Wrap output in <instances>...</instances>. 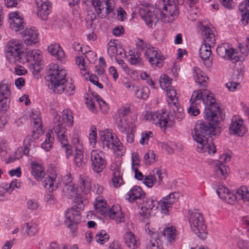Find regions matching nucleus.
I'll list each match as a JSON object with an SVG mask.
<instances>
[{"label": "nucleus", "mask_w": 249, "mask_h": 249, "mask_svg": "<svg viewBox=\"0 0 249 249\" xmlns=\"http://www.w3.org/2000/svg\"><path fill=\"white\" fill-rule=\"evenodd\" d=\"M149 92V88L144 87L141 89H136L135 94L138 98L145 99L148 97Z\"/></svg>", "instance_id": "a18cd8bd"}, {"label": "nucleus", "mask_w": 249, "mask_h": 249, "mask_svg": "<svg viewBox=\"0 0 249 249\" xmlns=\"http://www.w3.org/2000/svg\"><path fill=\"white\" fill-rule=\"evenodd\" d=\"M221 4L226 8L231 9L234 7L232 0H219Z\"/></svg>", "instance_id": "0e129e2a"}, {"label": "nucleus", "mask_w": 249, "mask_h": 249, "mask_svg": "<svg viewBox=\"0 0 249 249\" xmlns=\"http://www.w3.org/2000/svg\"><path fill=\"white\" fill-rule=\"evenodd\" d=\"M216 52L221 57L231 60L233 62L241 61L244 59L241 55H237V53L227 43H223L218 46Z\"/></svg>", "instance_id": "f8f14e48"}, {"label": "nucleus", "mask_w": 249, "mask_h": 249, "mask_svg": "<svg viewBox=\"0 0 249 249\" xmlns=\"http://www.w3.org/2000/svg\"><path fill=\"white\" fill-rule=\"evenodd\" d=\"M130 58L129 61L131 64L142 66L143 65V62L142 61V58L140 57V53L138 51L137 52H129Z\"/></svg>", "instance_id": "4c0bfd02"}, {"label": "nucleus", "mask_w": 249, "mask_h": 249, "mask_svg": "<svg viewBox=\"0 0 249 249\" xmlns=\"http://www.w3.org/2000/svg\"><path fill=\"white\" fill-rule=\"evenodd\" d=\"M79 180L82 192L85 194H88L90 189V178L86 175H81L80 176Z\"/></svg>", "instance_id": "2f4dec72"}, {"label": "nucleus", "mask_w": 249, "mask_h": 249, "mask_svg": "<svg viewBox=\"0 0 249 249\" xmlns=\"http://www.w3.org/2000/svg\"><path fill=\"white\" fill-rule=\"evenodd\" d=\"M246 49L245 48L244 46L240 44L239 46V48L240 49V52L244 54L245 55H247V50L249 52V37H248L246 39V44L245 45Z\"/></svg>", "instance_id": "774afa93"}, {"label": "nucleus", "mask_w": 249, "mask_h": 249, "mask_svg": "<svg viewBox=\"0 0 249 249\" xmlns=\"http://www.w3.org/2000/svg\"><path fill=\"white\" fill-rule=\"evenodd\" d=\"M31 169L32 174L37 181H40L42 177L46 174L43 168L37 163H33Z\"/></svg>", "instance_id": "473e14b6"}, {"label": "nucleus", "mask_w": 249, "mask_h": 249, "mask_svg": "<svg viewBox=\"0 0 249 249\" xmlns=\"http://www.w3.org/2000/svg\"><path fill=\"white\" fill-rule=\"evenodd\" d=\"M15 64L17 65L15 68V73L16 75H22L27 72L26 70L21 66L22 64L17 63Z\"/></svg>", "instance_id": "052dcab7"}, {"label": "nucleus", "mask_w": 249, "mask_h": 249, "mask_svg": "<svg viewBox=\"0 0 249 249\" xmlns=\"http://www.w3.org/2000/svg\"><path fill=\"white\" fill-rule=\"evenodd\" d=\"M165 90H166L167 97L169 98V100L168 101L169 105L172 106V104L173 105L172 102H174L175 104H178V99L176 97V91L173 89L171 86L169 87V88H166Z\"/></svg>", "instance_id": "ea45409f"}, {"label": "nucleus", "mask_w": 249, "mask_h": 249, "mask_svg": "<svg viewBox=\"0 0 249 249\" xmlns=\"http://www.w3.org/2000/svg\"><path fill=\"white\" fill-rule=\"evenodd\" d=\"M100 142L103 148L111 149L114 150H123L122 143L114 135L108 130L100 131Z\"/></svg>", "instance_id": "1a4fd4ad"}, {"label": "nucleus", "mask_w": 249, "mask_h": 249, "mask_svg": "<svg viewBox=\"0 0 249 249\" xmlns=\"http://www.w3.org/2000/svg\"><path fill=\"white\" fill-rule=\"evenodd\" d=\"M156 182V179L153 175H149L145 177L143 180V183L148 188H151Z\"/></svg>", "instance_id": "6e6d98bb"}, {"label": "nucleus", "mask_w": 249, "mask_h": 249, "mask_svg": "<svg viewBox=\"0 0 249 249\" xmlns=\"http://www.w3.org/2000/svg\"><path fill=\"white\" fill-rule=\"evenodd\" d=\"M158 51V49L149 47L146 48L144 54L152 65L160 68L162 66L164 57Z\"/></svg>", "instance_id": "2eb2a0df"}, {"label": "nucleus", "mask_w": 249, "mask_h": 249, "mask_svg": "<svg viewBox=\"0 0 249 249\" xmlns=\"http://www.w3.org/2000/svg\"><path fill=\"white\" fill-rule=\"evenodd\" d=\"M160 82L161 88L165 89L166 88L171 86V79L168 76L163 74L160 77Z\"/></svg>", "instance_id": "de8ad7c7"}, {"label": "nucleus", "mask_w": 249, "mask_h": 249, "mask_svg": "<svg viewBox=\"0 0 249 249\" xmlns=\"http://www.w3.org/2000/svg\"><path fill=\"white\" fill-rule=\"evenodd\" d=\"M40 181H42V185L45 188L51 191H53L56 189L60 184L59 178L55 175L51 176L49 174H46Z\"/></svg>", "instance_id": "a211bd4d"}, {"label": "nucleus", "mask_w": 249, "mask_h": 249, "mask_svg": "<svg viewBox=\"0 0 249 249\" xmlns=\"http://www.w3.org/2000/svg\"><path fill=\"white\" fill-rule=\"evenodd\" d=\"M216 193L220 199L228 204H233L236 200V194H233L223 186L219 187L216 190Z\"/></svg>", "instance_id": "6ab92c4d"}, {"label": "nucleus", "mask_w": 249, "mask_h": 249, "mask_svg": "<svg viewBox=\"0 0 249 249\" xmlns=\"http://www.w3.org/2000/svg\"><path fill=\"white\" fill-rule=\"evenodd\" d=\"M95 99L98 102L101 111L103 113H106L108 108L107 104L99 95L95 96Z\"/></svg>", "instance_id": "3c124183"}, {"label": "nucleus", "mask_w": 249, "mask_h": 249, "mask_svg": "<svg viewBox=\"0 0 249 249\" xmlns=\"http://www.w3.org/2000/svg\"><path fill=\"white\" fill-rule=\"evenodd\" d=\"M23 229H25V233L32 236L34 235L38 231L37 225L33 222H28L24 224Z\"/></svg>", "instance_id": "e433bc0d"}, {"label": "nucleus", "mask_w": 249, "mask_h": 249, "mask_svg": "<svg viewBox=\"0 0 249 249\" xmlns=\"http://www.w3.org/2000/svg\"><path fill=\"white\" fill-rule=\"evenodd\" d=\"M47 138L48 139L49 142H43L42 143L41 147L45 151H48L51 148L53 144V137L51 136V134L49 132L47 134Z\"/></svg>", "instance_id": "864d4df0"}, {"label": "nucleus", "mask_w": 249, "mask_h": 249, "mask_svg": "<svg viewBox=\"0 0 249 249\" xmlns=\"http://www.w3.org/2000/svg\"><path fill=\"white\" fill-rule=\"evenodd\" d=\"M245 132V128L243 125V120L238 116H234L231 120L229 127L230 134L242 136Z\"/></svg>", "instance_id": "dca6fc26"}, {"label": "nucleus", "mask_w": 249, "mask_h": 249, "mask_svg": "<svg viewBox=\"0 0 249 249\" xmlns=\"http://www.w3.org/2000/svg\"><path fill=\"white\" fill-rule=\"evenodd\" d=\"M208 77L206 74L202 72H197L196 77H195V80L196 83L200 85V86H203L205 87L206 83L208 80Z\"/></svg>", "instance_id": "79ce46f5"}, {"label": "nucleus", "mask_w": 249, "mask_h": 249, "mask_svg": "<svg viewBox=\"0 0 249 249\" xmlns=\"http://www.w3.org/2000/svg\"><path fill=\"white\" fill-rule=\"evenodd\" d=\"M64 86L65 87V88L64 89V91L61 92V93H68L70 95H72L73 94V91L75 89V87L70 82H68L66 81V83L63 84Z\"/></svg>", "instance_id": "4d7b16f0"}, {"label": "nucleus", "mask_w": 249, "mask_h": 249, "mask_svg": "<svg viewBox=\"0 0 249 249\" xmlns=\"http://www.w3.org/2000/svg\"><path fill=\"white\" fill-rule=\"evenodd\" d=\"M90 159L91 167L95 172L99 173L106 167V161L102 152L92 150L90 154Z\"/></svg>", "instance_id": "4468645a"}, {"label": "nucleus", "mask_w": 249, "mask_h": 249, "mask_svg": "<svg viewBox=\"0 0 249 249\" xmlns=\"http://www.w3.org/2000/svg\"><path fill=\"white\" fill-rule=\"evenodd\" d=\"M11 91L8 86L5 84H0V110L6 111L9 108Z\"/></svg>", "instance_id": "f3484780"}, {"label": "nucleus", "mask_w": 249, "mask_h": 249, "mask_svg": "<svg viewBox=\"0 0 249 249\" xmlns=\"http://www.w3.org/2000/svg\"><path fill=\"white\" fill-rule=\"evenodd\" d=\"M201 102L205 107V117L213 123L216 122L217 115L220 116L222 110L216 103L212 93L208 89H198L192 93L190 99L191 104L199 105Z\"/></svg>", "instance_id": "20e7f679"}, {"label": "nucleus", "mask_w": 249, "mask_h": 249, "mask_svg": "<svg viewBox=\"0 0 249 249\" xmlns=\"http://www.w3.org/2000/svg\"><path fill=\"white\" fill-rule=\"evenodd\" d=\"M26 206L31 211L36 210L38 207L37 201L35 199H30L26 202Z\"/></svg>", "instance_id": "bf43d9fd"}, {"label": "nucleus", "mask_w": 249, "mask_h": 249, "mask_svg": "<svg viewBox=\"0 0 249 249\" xmlns=\"http://www.w3.org/2000/svg\"><path fill=\"white\" fill-rule=\"evenodd\" d=\"M122 174L120 167H116L114 169L113 173L112 182L113 186L116 188L120 186L123 183V180L122 178Z\"/></svg>", "instance_id": "72a5a7b5"}, {"label": "nucleus", "mask_w": 249, "mask_h": 249, "mask_svg": "<svg viewBox=\"0 0 249 249\" xmlns=\"http://www.w3.org/2000/svg\"><path fill=\"white\" fill-rule=\"evenodd\" d=\"M47 75L50 83L49 88L54 93L61 94L65 87L63 84L66 82V71L57 64L52 63L48 65Z\"/></svg>", "instance_id": "39448f33"}, {"label": "nucleus", "mask_w": 249, "mask_h": 249, "mask_svg": "<svg viewBox=\"0 0 249 249\" xmlns=\"http://www.w3.org/2000/svg\"><path fill=\"white\" fill-rule=\"evenodd\" d=\"M189 222L194 233L200 239L204 240L207 237V227L201 213L194 209L189 211Z\"/></svg>", "instance_id": "0eeeda50"}, {"label": "nucleus", "mask_w": 249, "mask_h": 249, "mask_svg": "<svg viewBox=\"0 0 249 249\" xmlns=\"http://www.w3.org/2000/svg\"><path fill=\"white\" fill-rule=\"evenodd\" d=\"M92 5L94 6L96 13L99 17L104 18L106 17V15L102 14V9L101 8V2L99 0H92Z\"/></svg>", "instance_id": "603ef678"}, {"label": "nucleus", "mask_w": 249, "mask_h": 249, "mask_svg": "<svg viewBox=\"0 0 249 249\" xmlns=\"http://www.w3.org/2000/svg\"><path fill=\"white\" fill-rule=\"evenodd\" d=\"M5 51L6 57L11 64H24L27 62L34 64L40 59L39 50H33L24 53L19 40H11L8 42Z\"/></svg>", "instance_id": "f03ea898"}, {"label": "nucleus", "mask_w": 249, "mask_h": 249, "mask_svg": "<svg viewBox=\"0 0 249 249\" xmlns=\"http://www.w3.org/2000/svg\"><path fill=\"white\" fill-rule=\"evenodd\" d=\"M96 203L94 204L96 212L103 215L107 214L109 209L107 208V202L100 197L96 198Z\"/></svg>", "instance_id": "c756f323"}, {"label": "nucleus", "mask_w": 249, "mask_h": 249, "mask_svg": "<svg viewBox=\"0 0 249 249\" xmlns=\"http://www.w3.org/2000/svg\"><path fill=\"white\" fill-rule=\"evenodd\" d=\"M51 5H44L37 7V14L38 17L43 20H47L50 13Z\"/></svg>", "instance_id": "7c9ffc66"}, {"label": "nucleus", "mask_w": 249, "mask_h": 249, "mask_svg": "<svg viewBox=\"0 0 249 249\" xmlns=\"http://www.w3.org/2000/svg\"><path fill=\"white\" fill-rule=\"evenodd\" d=\"M89 142L91 144L95 145L97 142L96 129L93 126L92 127L91 133L89 136Z\"/></svg>", "instance_id": "680f3d73"}, {"label": "nucleus", "mask_w": 249, "mask_h": 249, "mask_svg": "<svg viewBox=\"0 0 249 249\" xmlns=\"http://www.w3.org/2000/svg\"><path fill=\"white\" fill-rule=\"evenodd\" d=\"M215 164L217 167V169H215L217 175L220 176L221 178H225L229 171L228 167L221 163V162H219V161H216Z\"/></svg>", "instance_id": "f704fd0d"}, {"label": "nucleus", "mask_w": 249, "mask_h": 249, "mask_svg": "<svg viewBox=\"0 0 249 249\" xmlns=\"http://www.w3.org/2000/svg\"><path fill=\"white\" fill-rule=\"evenodd\" d=\"M212 46L203 44L199 49V55L203 60H207L212 54L211 47Z\"/></svg>", "instance_id": "c9c22d12"}, {"label": "nucleus", "mask_w": 249, "mask_h": 249, "mask_svg": "<svg viewBox=\"0 0 249 249\" xmlns=\"http://www.w3.org/2000/svg\"><path fill=\"white\" fill-rule=\"evenodd\" d=\"M178 195L176 192L171 193L169 195L163 197L158 202L152 198H147L142 206V209L147 211L155 210L157 209L158 205H159L161 213L168 214V209L171 208L172 205L176 201Z\"/></svg>", "instance_id": "423d86ee"}, {"label": "nucleus", "mask_w": 249, "mask_h": 249, "mask_svg": "<svg viewBox=\"0 0 249 249\" xmlns=\"http://www.w3.org/2000/svg\"><path fill=\"white\" fill-rule=\"evenodd\" d=\"M61 117L56 115L53 118V130L56 135L59 142L61 144V151L66 153L67 158H69L72 154V149L71 145L68 143V135L66 129L60 120Z\"/></svg>", "instance_id": "6e6552de"}, {"label": "nucleus", "mask_w": 249, "mask_h": 249, "mask_svg": "<svg viewBox=\"0 0 249 249\" xmlns=\"http://www.w3.org/2000/svg\"><path fill=\"white\" fill-rule=\"evenodd\" d=\"M23 23L22 18H15L14 20L12 21V22L11 21L10 23V27L16 32H18L23 29Z\"/></svg>", "instance_id": "c03bdc74"}, {"label": "nucleus", "mask_w": 249, "mask_h": 249, "mask_svg": "<svg viewBox=\"0 0 249 249\" xmlns=\"http://www.w3.org/2000/svg\"><path fill=\"white\" fill-rule=\"evenodd\" d=\"M226 87L229 90L233 91L236 89H239L240 86L239 83L233 81H229L226 84Z\"/></svg>", "instance_id": "e2e57ef3"}, {"label": "nucleus", "mask_w": 249, "mask_h": 249, "mask_svg": "<svg viewBox=\"0 0 249 249\" xmlns=\"http://www.w3.org/2000/svg\"><path fill=\"white\" fill-rule=\"evenodd\" d=\"M109 238V235L106 233V231L102 230L96 234L95 240L98 243L102 245L105 242L108 241Z\"/></svg>", "instance_id": "49530a36"}, {"label": "nucleus", "mask_w": 249, "mask_h": 249, "mask_svg": "<svg viewBox=\"0 0 249 249\" xmlns=\"http://www.w3.org/2000/svg\"><path fill=\"white\" fill-rule=\"evenodd\" d=\"M82 145H78L76 147L75 153L74 156L73 162L74 164L78 167H83L87 161L86 157H85L83 152L82 151Z\"/></svg>", "instance_id": "4be33fe9"}, {"label": "nucleus", "mask_w": 249, "mask_h": 249, "mask_svg": "<svg viewBox=\"0 0 249 249\" xmlns=\"http://www.w3.org/2000/svg\"><path fill=\"white\" fill-rule=\"evenodd\" d=\"M124 240L127 247L132 249H136L139 245V241L136 240V236L131 231L127 232L124 234Z\"/></svg>", "instance_id": "a878e982"}, {"label": "nucleus", "mask_w": 249, "mask_h": 249, "mask_svg": "<svg viewBox=\"0 0 249 249\" xmlns=\"http://www.w3.org/2000/svg\"><path fill=\"white\" fill-rule=\"evenodd\" d=\"M37 34L34 27L27 28L23 32V40L27 46H31L37 42Z\"/></svg>", "instance_id": "aec40b11"}, {"label": "nucleus", "mask_w": 249, "mask_h": 249, "mask_svg": "<svg viewBox=\"0 0 249 249\" xmlns=\"http://www.w3.org/2000/svg\"><path fill=\"white\" fill-rule=\"evenodd\" d=\"M236 199H243L249 201V190L247 187L242 186L236 193Z\"/></svg>", "instance_id": "58836bf2"}, {"label": "nucleus", "mask_w": 249, "mask_h": 249, "mask_svg": "<svg viewBox=\"0 0 249 249\" xmlns=\"http://www.w3.org/2000/svg\"><path fill=\"white\" fill-rule=\"evenodd\" d=\"M106 16L108 15L114 11V1L113 0H106Z\"/></svg>", "instance_id": "13d9d810"}, {"label": "nucleus", "mask_w": 249, "mask_h": 249, "mask_svg": "<svg viewBox=\"0 0 249 249\" xmlns=\"http://www.w3.org/2000/svg\"><path fill=\"white\" fill-rule=\"evenodd\" d=\"M172 103L173 105L172 104V106H170L171 109L168 114H166L164 112L159 113L147 111L144 118L164 130L167 126H173L176 121H182L184 114L183 108L179 106V104Z\"/></svg>", "instance_id": "7ed1b4c3"}, {"label": "nucleus", "mask_w": 249, "mask_h": 249, "mask_svg": "<svg viewBox=\"0 0 249 249\" xmlns=\"http://www.w3.org/2000/svg\"><path fill=\"white\" fill-rule=\"evenodd\" d=\"M144 160L146 164H150L155 162L156 161V156L154 152L151 151L144 155Z\"/></svg>", "instance_id": "09e8293b"}, {"label": "nucleus", "mask_w": 249, "mask_h": 249, "mask_svg": "<svg viewBox=\"0 0 249 249\" xmlns=\"http://www.w3.org/2000/svg\"><path fill=\"white\" fill-rule=\"evenodd\" d=\"M130 112V108L128 107H123L118 111V116L116 119V123L118 120H126V116Z\"/></svg>", "instance_id": "37998d69"}, {"label": "nucleus", "mask_w": 249, "mask_h": 249, "mask_svg": "<svg viewBox=\"0 0 249 249\" xmlns=\"http://www.w3.org/2000/svg\"><path fill=\"white\" fill-rule=\"evenodd\" d=\"M239 10L242 13L241 21L243 25H246L249 20V0H245L239 6Z\"/></svg>", "instance_id": "b1692460"}, {"label": "nucleus", "mask_w": 249, "mask_h": 249, "mask_svg": "<svg viewBox=\"0 0 249 249\" xmlns=\"http://www.w3.org/2000/svg\"><path fill=\"white\" fill-rule=\"evenodd\" d=\"M112 34L116 36H120L124 34V30L122 26L116 27L112 30Z\"/></svg>", "instance_id": "338daca9"}, {"label": "nucleus", "mask_w": 249, "mask_h": 249, "mask_svg": "<svg viewBox=\"0 0 249 249\" xmlns=\"http://www.w3.org/2000/svg\"><path fill=\"white\" fill-rule=\"evenodd\" d=\"M205 118L209 123L198 120L195 125L192 135L197 144L196 146L198 152L213 155L216 152V147L212 142L211 136L215 135L213 132L215 126L218 124L219 119H222V113L220 116L217 115V121L215 123Z\"/></svg>", "instance_id": "f257e3e1"}, {"label": "nucleus", "mask_w": 249, "mask_h": 249, "mask_svg": "<svg viewBox=\"0 0 249 249\" xmlns=\"http://www.w3.org/2000/svg\"><path fill=\"white\" fill-rule=\"evenodd\" d=\"M202 35L203 36L204 44L211 46L215 44V36L211 29L207 27L203 26L202 28Z\"/></svg>", "instance_id": "5701e85b"}, {"label": "nucleus", "mask_w": 249, "mask_h": 249, "mask_svg": "<svg viewBox=\"0 0 249 249\" xmlns=\"http://www.w3.org/2000/svg\"><path fill=\"white\" fill-rule=\"evenodd\" d=\"M196 105H197L191 104V106L188 110V112L190 115L196 116L200 113V111L199 109L197 108Z\"/></svg>", "instance_id": "69168bd1"}, {"label": "nucleus", "mask_w": 249, "mask_h": 249, "mask_svg": "<svg viewBox=\"0 0 249 249\" xmlns=\"http://www.w3.org/2000/svg\"><path fill=\"white\" fill-rule=\"evenodd\" d=\"M53 192L49 190L45 196V201L50 205H54L56 202V198L53 194Z\"/></svg>", "instance_id": "8fccbe9b"}, {"label": "nucleus", "mask_w": 249, "mask_h": 249, "mask_svg": "<svg viewBox=\"0 0 249 249\" xmlns=\"http://www.w3.org/2000/svg\"><path fill=\"white\" fill-rule=\"evenodd\" d=\"M117 124L120 130L122 133L132 132L135 129L136 126L134 121L127 122L126 120L123 119V121L118 120Z\"/></svg>", "instance_id": "cd10ccee"}, {"label": "nucleus", "mask_w": 249, "mask_h": 249, "mask_svg": "<svg viewBox=\"0 0 249 249\" xmlns=\"http://www.w3.org/2000/svg\"><path fill=\"white\" fill-rule=\"evenodd\" d=\"M36 142L30 137H27L24 140V146L23 150L24 154L31 156L36 152Z\"/></svg>", "instance_id": "393cba45"}, {"label": "nucleus", "mask_w": 249, "mask_h": 249, "mask_svg": "<svg viewBox=\"0 0 249 249\" xmlns=\"http://www.w3.org/2000/svg\"><path fill=\"white\" fill-rule=\"evenodd\" d=\"M161 232L163 236L167 237L168 241L171 242L175 240L176 230L173 227H166Z\"/></svg>", "instance_id": "a19ab883"}, {"label": "nucleus", "mask_w": 249, "mask_h": 249, "mask_svg": "<svg viewBox=\"0 0 249 249\" xmlns=\"http://www.w3.org/2000/svg\"><path fill=\"white\" fill-rule=\"evenodd\" d=\"M107 214L117 223H121L124 220V216L121 211V207L119 205L113 206L108 210Z\"/></svg>", "instance_id": "412c9836"}, {"label": "nucleus", "mask_w": 249, "mask_h": 249, "mask_svg": "<svg viewBox=\"0 0 249 249\" xmlns=\"http://www.w3.org/2000/svg\"><path fill=\"white\" fill-rule=\"evenodd\" d=\"M160 3L163 6V11L160 13L161 20L169 22L176 18L179 14V11L174 0H160Z\"/></svg>", "instance_id": "9d476101"}, {"label": "nucleus", "mask_w": 249, "mask_h": 249, "mask_svg": "<svg viewBox=\"0 0 249 249\" xmlns=\"http://www.w3.org/2000/svg\"><path fill=\"white\" fill-rule=\"evenodd\" d=\"M63 119L70 126H71L73 124V116L71 115V113L70 111H63Z\"/></svg>", "instance_id": "5fc2aeb1"}, {"label": "nucleus", "mask_w": 249, "mask_h": 249, "mask_svg": "<svg viewBox=\"0 0 249 249\" xmlns=\"http://www.w3.org/2000/svg\"><path fill=\"white\" fill-rule=\"evenodd\" d=\"M161 11L159 9H154L152 7H144L140 9L142 15L147 25L151 28L155 27L159 21L158 14L160 15Z\"/></svg>", "instance_id": "9b49d317"}, {"label": "nucleus", "mask_w": 249, "mask_h": 249, "mask_svg": "<svg viewBox=\"0 0 249 249\" xmlns=\"http://www.w3.org/2000/svg\"><path fill=\"white\" fill-rule=\"evenodd\" d=\"M50 53L53 55L56 58L60 61L64 57L65 53L59 44H51L48 48Z\"/></svg>", "instance_id": "bb28decb"}, {"label": "nucleus", "mask_w": 249, "mask_h": 249, "mask_svg": "<svg viewBox=\"0 0 249 249\" xmlns=\"http://www.w3.org/2000/svg\"><path fill=\"white\" fill-rule=\"evenodd\" d=\"M129 197L127 198L129 201L133 202L138 199L142 198L144 196V193L142 188L138 186H134L127 193Z\"/></svg>", "instance_id": "c85d7f7f"}, {"label": "nucleus", "mask_w": 249, "mask_h": 249, "mask_svg": "<svg viewBox=\"0 0 249 249\" xmlns=\"http://www.w3.org/2000/svg\"><path fill=\"white\" fill-rule=\"evenodd\" d=\"M65 224L70 228L72 232L74 233L77 229V224L81 221L79 212L76 208H71L65 213Z\"/></svg>", "instance_id": "ddd939ff"}]
</instances>
